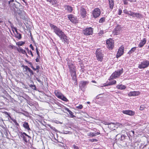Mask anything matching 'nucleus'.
<instances>
[{"mask_svg": "<svg viewBox=\"0 0 149 149\" xmlns=\"http://www.w3.org/2000/svg\"><path fill=\"white\" fill-rule=\"evenodd\" d=\"M49 26L53 30L54 32L59 37L64 33L60 29L52 24H50Z\"/></svg>", "mask_w": 149, "mask_h": 149, "instance_id": "nucleus-1", "label": "nucleus"}, {"mask_svg": "<svg viewBox=\"0 0 149 149\" xmlns=\"http://www.w3.org/2000/svg\"><path fill=\"white\" fill-rule=\"evenodd\" d=\"M68 66L70 69V71L71 74L72 78L74 80L76 81V68L72 63H68Z\"/></svg>", "mask_w": 149, "mask_h": 149, "instance_id": "nucleus-2", "label": "nucleus"}, {"mask_svg": "<svg viewBox=\"0 0 149 149\" xmlns=\"http://www.w3.org/2000/svg\"><path fill=\"white\" fill-rule=\"evenodd\" d=\"M123 69L121 68V69L116 71L112 74L110 77L109 80L113 79H116L119 77L123 72Z\"/></svg>", "mask_w": 149, "mask_h": 149, "instance_id": "nucleus-3", "label": "nucleus"}, {"mask_svg": "<svg viewBox=\"0 0 149 149\" xmlns=\"http://www.w3.org/2000/svg\"><path fill=\"white\" fill-rule=\"evenodd\" d=\"M149 65V61L144 60L138 65V68L140 69H143L148 67Z\"/></svg>", "mask_w": 149, "mask_h": 149, "instance_id": "nucleus-4", "label": "nucleus"}, {"mask_svg": "<svg viewBox=\"0 0 149 149\" xmlns=\"http://www.w3.org/2000/svg\"><path fill=\"white\" fill-rule=\"evenodd\" d=\"M93 29L91 27L86 28L83 30V33L86 36H89L93 33Z\"/></svg>", "mask_w": 149, "mask_h": 149, "instance_id": "nucleus-5", "label": "nucleus"}, {"mask_svg": "<svg viewBox=\"0 0 149 149\" xmlns=\"http://www.w3.org/2000/svg\"><path fill=\"white\" fill-rule=\"evenodd\" d=\"M59 37L62 42L64 43L67 44L69 43V38L64 33L59 36Z\"/></svg>", "mask_w": 149, "mask_h": 149, "instance_id": "nucleus-6", "label": "nucleus"}, {"mask_svg": "<svg viewBox=\"0 0 149 149\" xmlns=\"http://www.w3.org/2000/svg\"><path fill=\"white\" fill-rule=\"evenodd\" d=\"M56 96L58 98L65 101H67L68 100L61 93L58 91H55L54 92Z\"/></svg>", "mask_w": 149, "mask_h": 149, "instance_id": "nucleus-7", "label": "nucleus"}, {"mask_svg": "<svg viewBox=\"0 0 149 149\" xmlns=\"http://www.w3.org/2000/svg\"><path fill=\"white\" fill-rule=\"evenodd\" d=\"M19 136L22 138L23 140L26 143L29 141V139L30 138V137L25 132H21Z\"/></svg>", "mask_w": 149, "mask_h": 149, "instance_id": "nucleus-8", "label": "nucleus"}, {"mask_svg": "<svg viewBox=\"0 0 149 149\" xmlns=\"http://www.w3.org/2000/svg\"><path fill=\"white\" fill-rule=\"evenodd\" d=\"M93 16L94 18H96L100 15L101 11L98 8H95L93 12Z\"/></svg>", "mask_w": 149, "mask_h": 149, "instance_id": "nucleus-9", "label": "nucleus"}, {"mask_svg": "<svg viewBox=\"0 0 149 149\" xmlns=\"http://www.w3.org/2000/svg\"><path fill=\"white\" fill-rule=\"evenodd\" d=\"M88 84V81H82L80 82L79 86L81 90L83 91L85 90L87 85Z\"/></svg>", "mask_w": 149, "mask_h": 149, "instance_id": "nucleus-10", "label": "nucleus"}, {"mask_svg": "<svg viewBox=\"0 0 149 149\" xmlns=\"http://www.w3.org/2000/svg\"><path fill=\"white\" fill-rule=\"evenodd\" d=\"M107 46L109 49H111L114 46V42L113 40L111 39H109L106 42Z\"/></svg>", "mask_w": 149, "mask_h": 149, "instance_id": "nucleus-11", "label": "nucleus"}, {"mask_svg": "<svg viewBox=\"0 0 149 149\" xmlns=\"http://www.w3.org/2000/svg\"><path fill=\"white\" fill-rule=\"evenodd\" d=\"M96 56L97 59L100 61L102 60L103 55L101 52H100L99 49H97L96 51Z\"/></svg>", "mask_w": 149, "mask_h": 149, "instance_id": "nucleus-12", "label": "nucleus"}, {"mask_svg": "<svg viewBox=\"0 0 149 149\" xmlns=\"http://www.w3.org/2000/svg\"><path fill=\"white\" fill-rule=\"evenodd\" d=\"M68 17L72 22L73 23H76L77 22L78 20L76 17L72 14L68 15Z\"/></svg>", "mask_w": 149, "mask_h": 149, "instance_id": "nucleus-13", "label": "nucleus"}, {"mask_svg": "<svg viewBox=\"0 0 149 149\" xmlns=\"http://www.w3.org/2000/svg\"><path fill=\"white\" fill-rule=\"evenodd\" d=\"M124 50V47L123 46H121L119 48L118 51L117 53L116 57L118 58L122 55L123 53Z\"/></svg>", "mask_w": 149, "mask_h": 149, "instance_id": "nucleus-14", "label": "nucleus"}, {"mask_svg": "<svg viewBox=\"0 0 149 149\" xmlns=\"http://www.w3.org/2000/svg\"><path fill=\"white\" fill-rule=\"evenodd\" d=\"M122 113L124 114L130 116H133L134 114V112L130 110H123L122 111Z\"/></svg>", "mask_w": 149, "mask_h": 149, "instance_id": "nucleus-15", "label": "nucleus"}, {"mask_svg": "<svg viewBox=\"0 0 149 149\" xmlns=\"http://www.w3.org/2000/svg\"><path fill=\"white\" fill-rule=\"evenodd\" d=\"M140 94V92L139 91H131L128 94L130 96H136L139 95Z\"/></svg>", "mask_w": 149, "mask_h": 149, "instance_id": "nucleus-16", "label": "nucleus"}, {"mask_svg": "<svg viewBox=\"0 0 149 149\" xmlns=\"http://www.w3.org/2000/svg\"><path fill=\"white\" fill-rule=\"evenodd\" d=\"M105 125H108V127L111 130H114L115 129L114 128L115 127L116 124L113 123H109L106 122L105 124Z\"/></svg>", "mask_w": 149, "mask_h": 149, "instance_id": "nucleus-17", "label": "nucleus"}, {"mask_svg": "<svg viewBox=\"0 0 149 149\" xmlns=\"http://www.w3.org/2000/svg\"><path fill=\"white\" fill-rule=\"evenodd\" d=\"M24 68L25 69V71L28 72V73H29L30 75H32L33 74V72L30 68H29L27 66H23Z\"/></svg>", "mask_w": 149, "mask_h": 149, "instance_id": "nucleus-18", "label": "nucleus"}, {"mask_svg": "<svg viewBox=\"0 0 149 149\" xmlns=\"http://www.w3.org/2000/svg\"><path fill=\"white\" fill-rule=\"evenodd\" d=\"M146 39L145 38H144L142 40H141L139 44L138 45L139 47L141 48L143 47L146 43Z\"/></svg>", "mask_w": 149, "mask_h": 149, "instance_id": "nucleus-19", "label": "nucleus"}, {"mask_svg": "<svg viewBox=\"0 0 149 149\" xmlns=\"http://www.w3.org/2000/svg\"><path fill=\"white\" fill-rule=\"evenodd\" d=\"M81 14L83 18L86 17V10L83 8H82L80 10Z\"/></svg>", "mask_w": 149, "mask_h": 149, "instance_id": "nucleus-20", "label": "nucleus"}, {"mask_svg": "<svg viewBox=\"0 0 149 149\" xmlns=\"http://www.w3.org/2000/svg\"><path fill=\"white\" fill-rule=\"evenodd\" d=\"M15 32L16 34H15V37L18 39L20 40L22 38L21 34L19 33H18V31L17 29L16 28H14Z\"/></svg>", "mask_w": 149, "mask_h": 149, "instance_id": "nucleus-21", "label": "nucleus"}, {"mask_svg": "<svg viewBox=\"0 0 149 149\" xmlns=\"http://www.w3.org/2000/svg\"><path fill=\"white\" fill-rule=\"evenodd\" d=\"M121 29L120 27V26L118 25L116 27L114 31L115 34L118 35L120 33V30Z\"/></svg>", "mask_w": 149, "mask_h": 149, "instance_id": "nucleus-22", "label": "nucleus"}, {"mask_svg": "<svg viewBox=\"0 0 149 149\" xmlns=\"http://www.w3.org/2000/svg\"><path fill=\"white\" fill-rule=\"evenodd\" d=\"M100 134V133L98 132H90L88 134V135L90 136L94 137L96 136L97 135H99Z\"/></svg>", "mask_w": 149, "mask_h": 149, "instance_id": "nucleus-23", "label": "nucleus"}, {"mask_svg": "<svg viewBox=\"0 0 149 149\" xmlns=\"http://www.w3.org/2000/svg\"><path fill=\"white\" fill-rule=\"evenodd\" d=\"M23 127L26 129L28 130H31L30 128L29 127L28 123L26 122H24L23 125Z\"/></svg>", "mask_w": 149, "mask_h": 149, "instance_id": "nucleus-24", "label": "nucleus"}, {"mask_svg": "<svg viewBox=\"0 0 149 149\" xmlns=\"http://www.w3.org/2000/svg\"><path fill=\"white\" fill-rule=\"evenodd\" d=\"M65 9L68 12H71L72 10V7L68 5H66L64 6Z\"/></svg>", "mask_w": 149, "mask_h": 149, "instance_id": "nucleus-25", "label": "nucleus"}, {"mask_svg": "<svg viewBox=\"0 0 149 149\" xmlns=\"http://www.w3.org/2000/svg\"><path fill=\"white\" fill-rule=\"evenodd\" d=\"M17 50L19 52L23 54H26L27 56L25 51L21 47H19V48H17Z\"/></svg>", "mask_w": 149, "mask_h": 149, "instance_id": "nucleus-26", "label": "nucleus"}, {"mask_svg": "<svg viewBox=\"0 0 149 149\" xmlns=\"http://www.w3.org/2000/svg\"><path fill=\"white\" fill-rule=\"evenodd\" d=\"M6 114H7L8 115V117L10 118V119L13 121V122L15 124V125L17 126H19V125L17 123V120H16L13 119L11 117V116L8 114L7 112H6L5 113Z\"/></svg>", "mask_w": 149, "mask_h": 149, "instance_id": "nucleus-27", "label": "nucleus"}, {"mask_svg": "<svg viewBox=\"0 0 149 149\" xmlns=\"http://www.w3.org/2000/svg\"><path fill=\"white\" fill-rule=\"evenodd\" d=\"M109 2V6L111 9H112L114 6V0H108Z\"/></svg>", "mask_w": 149, "mask_h": 149, "instance_id": "nucleus-28", "label": "nucleus"}, {"mask_svg": "<svg viewBox=\"0 0 149 149\" xmlns=\"http://www.w3.org/2000/svg\"><path fill=\"white\" fill-rule=\"evenodd\" d=\"M65 110L67 111H68L70 115V116L71 118H74L75 117V116H74L73 114V113L70 111V110L68 108L65 107Z\"/></svg>", "mask_w": 149, "mask_h": 149, "instance_id": "nucleus-29", "label": "nucleus"}, {"mask_svg": "<svg viewBox=\"0 0 149 149\" xmlns=\"http://www.w3.org/2000/svg\"><path fill=\"white\" fill-rule=\"evenodd\" d=\"M46 96L45 94L43 93V95H42L39 96V97L40 99V100L42 102L45 101L46 99L45 97Z\"/></svg>", "mask_w": 149, "mask_h": 149, "instance_id": "nucleus-30", "label": "nucleus"}, {"mask_svg": "<svg viewBox=\"0 0 149 149\" xmlns=\"http://www.w3.org/2000/svg\"><path fill=\"white\" fill-rule=\"evenodd\" d=\"M117 88L120 90H124L126 88V86L125 85H120L116 86Z\"/></svg>", "mask_w": 149, "mask_h": 149, "instance_id": "nucleus-31", "label": "nucleus"}, {"mask_svg": "<svg viewBox=\"0 0 149 149\" xmlns=\"http://www.w3.org/2000/svg\"><path fill=\"white\" fill-rule=\"evenodd\" d=\"M133 17H136L137 18H140V17L141 16V15L138 13H135L134 12V14H133Z\"/></svg>", "mask_w": 149, "mask_h": 149, "instance_id": "nucleus-32", "label": "nucleus"}, {"mask_svg": "<svg viewBox=\"0 0 149 149\" xmlns=\"http://www.w3.org/2000/svg\"><path fill=\"white\" fill-rule=\"evenodd\" d=\"M120 135V137L118 139V140L121 141H123L125 139V136L123 134H118V135Z\"/></svg>", "mask_w": 149, "mask_h": 149, "instance_id": "nucleus-33", "label": "nucleus"}, {"mask_svg": "<svg viewBox=\"0 0 149 149\" xmlns=\"http://www.w3.org/2000/svg\"><path fill=\"white\" fill-rule=\"evenodd\" d=\"M124 4L125 5H127L128 4L127 1H130L131 2H136V0H123Z\"/></svg>", "mask_w": 149, "mask_h": 149, "instance_id": "nucleus-34", "label": "nucleus"}, {"mask_svg": "<svg viewBox=\"0 0 149 149\" xmlns=\"http://www.w3.org/2000/svg\"><path fill=\"white\" fill-rule=\"evenodd\" d=\"M136 47L132 48L128 52V53L129 54H130L134 52L136 50Z\"/></svg>", "mask_w": 149, "mask_h": 149, "instance_id": "nucleus-35", "label": "nucleus"}, {"mask_svg": "<svg viewBox=\"0 0 149 149\" xmlns=\"http://www.w3.org/2000/svg\"><path fill=\"white\" fill-rule=\"evenodd\" d=\"M25 44V42L22 41H19L16 43L17 45L18 46H22Z\"/></svg>", "mask_w": 149, "mask_h": 149, "instance_id": "nucleus-36", "label": "nucleus"}, {"mask_svg": "<svg viewBox=\"0 0 149 149\" xmlns=\"http://www.w3.org/2000/svg\"><path fill=\"white\" fill-rule=\"evenodd\" d=\"M116 80H113V81H111V82H109L108 84V85H106V86H108V85H113V84H115L116 83Z\"/></svg>", "mask_w": 149, "mask_h": 149, "instance_id": "nucleus-37", "label": "nucleus"}, {"mask_svg": "<svg viewBox=\"0 0 149 149\" xmlns=\"http://www.w3.org/2000/svg\"><path fill=\"white\" fill-rule=\"evenodd\" d=\"M105 18L103 17L101 18L99 20V22L100 23H102L104 22L105 21Z\"/></svg>", "mask_w": 149, "mask_h": 149, "instance_id": "nucleus-38", "label": "nucleus"}, {"mask_svg": "<svg viewBox=\"0 0 149 149\" xmlns=\"http://www.w3.org/2000/svg\"><path fill=\"white\" fill-rule=\"evenodd\" d=\"M83 106L81 104H80L79 106H76V108L78 109H81L83 108Z\"/></svg>", "mask_w": 149, "mask_h": 149, "instance_id": "nucleus-39", "label": "nucleus"}, {"mask_svg": "<svg viewBox=\"0 0 149 149\" xmlns=\"http://www.w3.org/2000/svg\"><path fill=\"white\" fill-rule=\"evenodd\" d=\"M72 147L73 148V149H79V147L75 145H73Z\"/></svg>", "mask_w": 149, "mask_h": 149, "instance_id": "nucleus-40", "label": "nucleus"}, {"mask_svg": "<svg viewBox=\"0 0 149 149\" xmlns=\"http://www.w3.org/2000/svg\"><path fill=\"white\" fill-rule=\"evenodd\" d=\"M133 14H134L133 12H132L131 11H130L129 12L128 14V15L133 17Z\"/></svg>", "mask_w": 149, "mask_h": 149, "instance_id": "nucleus-41", "label": "nucleus"}, {"mask_svg": "<svg viewBox=\"0 0 149 149\" xmlns=\"http://www.w3.org/2000/svg\"><path fill=\"white\" fill-rule=\"evenodd\" d=\"M122 13V11L120 8H119L118 9V14L119 15H121Z\"/></svg>", "mask_w": 149, "mask_h": 149, "instance_id": "nucleus-42", "label": "nucleus"}, {"mask_svg": "<svg viewBox=\"0 0 149 149\" xmlns=\"http://www.w3.org/2000/svg\"><path fill=\"white\" fill-rule=\"evenodd\" d=\"M123 13L126 14H128L129 12L127 9H125L123 10Z\"/></svg>", "mask_w": 149, "mask_h": 149, "instance_id": "nucleus-43", "label": "nucleus"}, {"mask_svg": "<svg viewBox=\"0 0 149 149\" xmlns=\"http://www.w3.org/2000/svg\"><path fill=\"white\" fill-rule=\"evenodd\" d=\"M38 81L41 84V86L42 85H43V81H42L40 80V79H38Z\"/></svg>", "mask_w": 149, "mask_h": 149, "instance_id": "nucleus-44", "label": "nucleus"}, {"mask_svg": "<svg viewBox=\"0 0 149 149\" xmlns=\"http://www.w3.org/2000/svg\"><path fill=\"white\" fill-rule=\"evenodd\" d=\"M144 107L143 106H140V108H139V110H143L144 109Z\"/></svg>", "mask_w": 149, "mask_h": 149, "instance_id": "nucleus-45", "label": "nucleus"}, {"mask_svg": "<svg viewBox=\"0 0 149 149\" xmlns=\"http://www.w3.org/2000/svg\"><path fill=\"white\" fill-rule=\"evenodd\" d=\"M14 1V0H10L8 1V4L9 5H10L11 3H12Z\"/></svg>", "mask_w": 149, "mask_h": 149, "instance_id": "nucleus-46", "label": "nucleus"}, {"mask_svg": "<svg viewBox=\"0 0 149 149\" xmlns=\"http://www.w3.org/2000/svg\"><path fill=\"white\" fill-rule=\"evenodd\" d=\"M91 142H97V139H92L91 140Z\"/></svg>", "mask_w": 149, "mask_h": 149, "instance_id": "nucleus-47", "label": "nucleus"}, {"mask_svg": "<svg viewBox=\"0 0 149 149\" xmlns=\"http://www.w3.org/2000/svg\"><path fill=\"white\" fill-rule=\"evenodd\" d=\"M29 47L32 50H34V48L31 44L30 45Z\"/></svg>", "mask_w": 149, "mask_h": 149, "instance_id": "nucleus-48", "label": "nucleus"}, {"mask_svg": "<svg viewBox=\"0 0 149 149\" xmlns=\"http://www.w3.org/2000/svg\"><path fill=\"white\" fill-rule=\"evenodd\" d=\"M25 49L27 51V52L28 53V54H29V51L30 50H29V49L27 47L25 48Z\"/></svg>", "mask_w": 149, "mask_h": 149, "instance_id": "nucleus-49", "label": "nucleus"}, {"mask_svg": "<svg viewBox=\"0 0 149 149\" xmlns=\"http://www.w3.org/2000/svg\"><path fill=\"white\" fill-rule=\"evenodd\" d=\"M31 87H32V88L33 89H35V88H36V87L35 86V85H31Z\"/></svg>", "mask_w": 149, "mask_h": 149, "instance_id": "nucleus-50", "label": "nucleus"}, {"mask_svg": "<svg viewBox=\"0 0 149 149\" xmlns=\"http://www.w3.org/2000/svg\"><path fill=\"white\" fill-rule=\"evenodd\" d=\"M30 54L31 55V56H32V57H33V54L31 52V50H30V51H29V54Z\"/></svg>", "mask_w": 149, "mask_h": 149, "instance_id": "nucleus-51", "label": "nucleus"}, {"mask_svg": "<svg viewBox=\"0 0 149 149\" xmlns=\"http://www.w3.org/2000/svg\"><path fill=\"white\" fill-rule=\"evenodd\" d=\"M102 94H99L98 95H97L96 97V98L97 99H99V96L101 95H102Z\"/></svg>", "mask_w": 149, "mask_h": 149, "instance_id": "nucleus-52", "label": "nucleus"}, {"mask_svg": "<svg viewBox=\"0 0 149 149\" xmlns=\"http://www.w3.org/2000/svg\"><path fill=\"white\" fill-rule=\"evenodd\" d=\"M147 49H148L147 50L148 51H149V45H148V47L147 48Z\"/></svg>", "mask_w": 149, "mask_h": 149, "instance_id": "nucleus-53", "label": "nucleus"}, {"mask_svg": "<svg viewBox=\"0 0 149 149\" xmlns=\"http://www.w3.org/2000/svg\"><path fill=\"white\" fill-rule=\"evenodd\" d=\"M100 33H101V34L103 33V31H100Z\"/></svg>", "mask_w": 149, "mask_h": 149, "instance_id": "nucleus-54", "label": "nucleus"}, {"mask_svg": "<svg viewBox=\"0 0 149 149\" xmlns=\"http://www.w3.org/2000/svg\"><path fill=\"white\" fill-rule=\"evenodd\" d=\"M31 68L34 70H36V69H35L33 66H31Z\"/></svg>", "mask_w": 149, "mask_h": 149, "instance_id": "nucleus-55", "label": "nucleus"}, {"mask_svg": "<svg viewBox=\"0 0 149 149\" xmlns=\"http://www.w3.org/2000/svg\"><path fill=\"white\" fill-rule=\"evenodd\" d=\"M31 68L34 70H36V69H35L33 66H31Z\"/></svg>", "mask_w": 149, "mask_h": 149, "instance_id": "nucleus-56", "label": "nucleus"}, {"mask_svg": "<svg viewBox=\"0 0 149 149\" xmlns=\"http://www.w3.org/2000/svg\"><path fill=\"white\" fill-rule=\"evenodd\" d=\"M63 133L64 134H67L68 133V132H64Z\"/></svg>", "mask_w": 149, "mask_h": 149, "instance_id": "nucleus-57", "label": "nucleus"}, {"mask_svg": "<svg viewBox=\"0 0 149 149\" xmlns=\"http://www.w3.org/2000/svg\"><path fill=\"white\" fill-rule=\"evenodd\" d=\"M92 82H93V83H96V81H95V80H93V81H92Z\"/></svg>", "mask_w": 149, "mask_h": 149, "instance_id": "nucleus-58", "label": "nucleus"}, {"mask_svg": "<svg viewBox=\"0 0 149 149\" xmlns=\"http://www.w3.org/2000/svg\"><path fill=\"white\" fill-rule=\"evenodd\" d=\"M131 132H132V133H133V134H134V131H131Z\"/></svg>", "mask_w": 149, "mask_h": 149, "instance_id": "nucleus-59", "label": "nucleus"}, {"mask_svg": "<svg viewBox=\"0 0 149 149\" xmlns=\"http://www.w3.org/2000/svg\"><path fill=\"white\" fill-rule=\"evenodd\" d=\"M36 53L37 54V47L36 48Z\"/></svg>", "mask_w": 149, "mask_h": 149, "instance_id": "nucleus-60", "label": "nucleus"}, {"mask_svg": "<svg viewBox=\"0 0 149 149\" xmlns=\"http://www.w3.org/2000/svg\"><path fill=\"white\" fill-rule=\"evenodd\" d=\"M22 0L25 3H26V2L24 0Z\"/></svg>", "mask_w": 149, "mask_h": 149, "instance_id": "nucleus-61", "label": "nucleus"}, {"mask_svg": "<svg viewBox=\"0 0 149 149\" xmlns=\"http://www.w3.org/2000/svg\"><path fill=\"white\" fill-rule=\"evenodd\" d=\"M36 61L37 62V61H38V60H37V58H36Z\"/></svg>", "mask_w": 149, "mask_h": 149, "instance_id": "nucleus-62", "label": "nucleus"}, {"mask_svg": "<svg viewBox=\"0 0 149 149\" xmlns=\"http://www.w3.org/2000/svg\"><path fill=\"white\" fill-rule=\"evenodd\" d=\"M87 103L88 104H89L90 103V102H87Z\"/></svg>", "mask_w": 149, "mask_h": 149, "instance_id": "nucleus-63", "label": "nucleus"}, {"mask_svg": "<svg viewBox=\"0 0 149 149\" xmlns=\"http://www.w3.org/2000/svg\"><path fill=\"white\" fill-rule=\"evenodd\" d=\"M10 47L12 49L13 48V47L12 46H11Z\"/></svg>", "mask_w": 149, "mask_h": 149, "instance_id": "nucleus-64", "label": "nucleus"}]
</instances>
